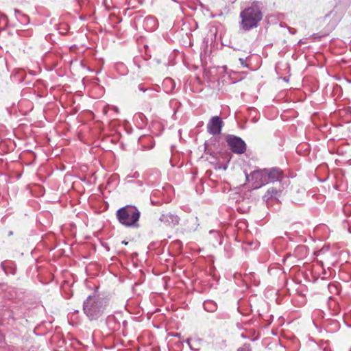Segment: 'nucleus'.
I'll list each match as a JSON object with an SVG mask.
<instances>
[{
  "label": "nucleus",
  "mask_w": 351,
  "mask_h": 351,
  "mask_svg": "<svg viewBox=\"0 0 351 351\" xmlns=\"http://www.w3.org/2000/svg\"><path fill=\"white\" fill-rule=\"evenodd\" d=\"M108 302L96 293L88 295L83 302V312L90 321L99 319L107 307Z\"/></svg>",
  "instance_id": "f257e3e1"
},
{
  "label": "nucleus",
  "mask_w": 351,
  "mask_h": 351,
  "mask_svg": "<svg viewBox=\"0 0 351 351\" xmlns=\"http://www.w3.org/2000/svg\"><path fill=\"white\" fill-rule=\"evenodd\" d=\"M240 17L241 19L240 25L243 30L249 31L256 27L263 19L259 3H254L250 7L243 10L240 13Z\"/></svg>",
  "instance_id": "f03ea898"
},
{
  "label": "nucleus",
  "mask_w": 351,
  "mask_h": 351,
  "mask_svg": "<svg viewBox=\"0 0 351 351\" xmlns=\"http://www.w3.org/2000/svg\"><path fill=\"white\" fill-rule=\"evenodd\" d=\"M141 213L138 209L132 205H126L118 209L116 217L123 226L129 228H138V221Z\"/></svg>",
  "instance_id": "7ed1b4c3"
},
{
  "label": "nucleus",
  "mask_w": 351,
  "mask_h": 351,
  "mask_svg": "<svg viewBox=\"0 0 351 351\" xmlns=\"http://www.w3.org/2000/svg\"><path fill=\"white\" fill-rule=\"evenodd\" d=\"M245 180L252 182L254 189H259L268 184L265 169L254 170L250 175L245 173Z\"/></svg>",
  "instance_id": "20e7f679"
},
{
  "label": "nucleus",
  "mask_w": 351,
  "mask_h": 351,
  "mask_svg": "<svg viewBox=\"0 0 351 351\" xmlns=\"http://www.w3.org/2000/svg\"><path fill=\"white\" fill-rule=\"evenodd\" d=\"M282 190L276 187H270L267 189L265 195L263 196V200L265 203L267 208H271L274 205H279V197L281 195Z\"/></svg>",
  "instance_id": "39448f33"
},
{
  "label": "nucleus",
  "mask_w": 351,
  "mask_h": 351,
  "mask_svg": "<svg viewBox=\"0 0 351 351\" xmlns=\"http://www.w3.org/2000/svg\"><path fill=\"white\" fill-rule=\"evenodd\" d=\"M226 141L230 150L235 154H241L246 150V144L240 137L228 135Z\"/></svg>",
  "instance_id": "423d86ee"
},
{
  "label": "nucleus",
  "mask_w": 351,
  "mask_h": 351,
  "mask_svg": "<svg viewBox=\"0 0 351 351\" xmlns=\"http://www.w3.org/2000/svg\"><path fill=\"white\" fill-rule=\"evenodd\" d=\"M223 125V121L218 116L213 117L207 124V131L213 135L221 134L222 127Z\"/></svg>",
  "instance_id": "0eeeda50"
},
{
  "label": "nucleus",
  "mask_w": 351,
  "mask_h": 351,
  "mask_svg": "<svg viewBox=\"0 0 351 351\" xmlns=\"http://www.w3.org/2000/svg\"><path fill=\"white\" fill-rule=\"evenodd\" d=\"M268 183L280 182L284 178L283 171L278 167L265 168Z\"/></svg>",
  "instance_id": "6e6552de"
},
{
  "label": "nucleus",
  "mask_w": 351,
  "mask_h": 351,
  "mask_svg": "<svg viewBox=\"0 0 351 351\" xmlns=\"http://www.w3.org/2000/svg\"><path fill=\"white\" fill-rule=\"evenodd\" d=\"M159 220L167 226L174 227L179 223L180 217L171 213H166L160 215Z\"/></svg>",
  "instance_id": "1a4fd4ad"
},
{
  "label": "nucleus",
  "mask_w": 351,
  "mask_h": 351,
  "mask_svg": "<svg viewBox=\"0 0 351 351\" xmlns=\"http://www.w3.org/2000/svg\"><path fill=\"white\" fill-rule=\"evenodd\" d=\"M143 27L148 32L154 31L158 27V23L152 16H146L143 21Z\"/></svg>",
  "instance_id": "9d476101"
},
{
  "label": "nucleus",
  "mask_w": 351,
  "mask_h": 351,
  "mask_svg": "<svg viewBox=\"0 0 351 351\" xmlns=\"http://www.w3.org/2000/svg\"><path fill=\"white\" fill-rule=\"evenodd\" d=\"M342 13L338 12L335 10H331L328 14L325 16V18L332 17L333 21L332 22V26L335 27L342 19Z\"/></svg>",
  "instance_id": "9b49d317"
},
{
  "label": "nucleus",
  "mask_w": 351,
  "mask_h": 351,
  "mask_svg": "<svg viewBox=\"0 0 351 351\" xmlns=\"http://www.w3.org/2000/svg\"><path fill=\"white\" fill-rule=\"evenodd\" d=\"M203 306L205 311L210 313L215 312L217 309V303L215 301L210 300L204 301Z\"/></svg>",
  "instance_id": "f8f14e48"
},
{
  "label": "nucleus",
  "mask_w": 351,
  "mask_h": 351,
  "mask_svg": "<svg viewBox=\"0 0 351 351\" xmlns=\"http://www.w3.org/2000/svg\"><path fill=\"white\" fill-rule=\"evenodd\" d=\"M163 85L165 86H169V88L167 89L166 91H172L175 88V83L171 78H166L163 82Z\"/></svg>",
  "instance_id": "ddd939ff"
},
{
  "label": "nucleus",
  "mask_w": 351,
  "mask_h": 351,
  "mask_svg": "<svg viewBox=\"0 0 351 351\" xmlns=\"http://www.w3.org/2000/svg\"><path fill=\"white\" fill-rule=\"evenodd\" d=\"M237 351H252V348L250 344L244 343L241 347H239Z\"/></svg>",
  "instance_id": "4468645a"
},
{
  "label": "nucleus",
  "mask_w": 351,
  "mask_h": 351,
  "mask_svg": "<svg viewBox=\"0 0 351 351\" xmlns=\"http://www.w3.org/2000/svg\"><path fill=\"white\" fill-rule=\"evenodd\" d=\"M241 64L243 66V67H247V65L245 64V60L243 59V58H239V59Z\"/></svg>",
  "instance_id": "2eb2a0df"
},
{
  "label": "nucleus",
  "mask_w": 351,
  "mask_h": 351,
  "mask_svg": "<svg viewBox=\"0 0 351 351\" xmlns=\"http://www.w3.org/2000/svg\"><path fill=\"white\" fill-rule=\"evenodd\" d=\"M140 90H142L143 92H145L146 90V89L144 88L143 86H140Z\"/></svg>",
  "instance_id": "dca6fc26"
},
{
  "label": "nucleus",
  "mask_w": 351,
  "mask_h": 351,
  "mask_svg": "<svg viewBox=\"0 0 351 351\" xmlns=\"http://www.w3.org/2000/svg\"><path fill=\"white\" fill-rule=\"evenodd\" d=\"M13 234V232L12 231H10L9 233H8V235L10 236V235H12Z\"/></svg>",
  "instance_id": "f3484780"
},
{
  "label": "nucleus",
  "mask_w": 351,
  "mask_h": 351,
  "mask_svg": "<svg viewBox=\"0 0 351 351\" xmlns=\"http://www.w3.org/2000/svg\"><path fill=\"white\" fill-rule=\"evenodd\" d=\"M122 243H123V244H125V245H127V244H128V242H125V241H123Z\"/></svg>",
  "instance_id": "a211bd4d"
}]
</instances>
